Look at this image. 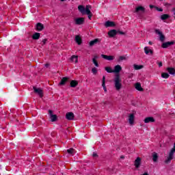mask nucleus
<instances>
[{
	"label": "nucleus",
	"mask_w": 175,
	"mask_h": 175,
	"mask_svg": "<svg viewBox=\"0 0 175 175\" xmlns=\"http://www.w3.org/2000/svg\"><path fill=\"white\" fill-rule=\"evenodd\" d=\"M121 81L122 80L121 78L120 77V75H116L113 80L114 87L116 91H120V90L122 88V83H121Z\"/></svg>",
	"instance_id": "1"
},
{
	"label": "nucleus",
	"mask_w": 175,
	"mask_h": 175,
	"mask_svg": "<svg viewBox=\"0 0 175 175\" xmlns=\"http://www.w3.org/2000/svg\"><path fill=\"white\" fill-rule=\"evenodd\" d=\"M33 89L35 94L39 95L40 98H43V90L41 88L33 86Z\"/></svg>",
	"instance_id": "2"
},
{
	"label": "nucleus",
	"mask_w": 175,
	"mask_h": 175,
	"mask_svg": "<svg viewBox=\"0 0 175 175\" xmlns=\"http://www.w3.org/2000/svg\"><path fill=\"white\" fill-rule=\"evenodd\" d=\"M85 18H77L74 20L76 25H83V24H84V21H85Z\"/></svg>",
	"instance_id": "3"
},
{
	"label": "nucleus",
	"mask_w": 175,
	"mask_h": 175,
	"mask_svg": "<svg viewBox=\"0 0 175 175\" xmlns=\"http://www.w3.org/2000/svg\"><path fill=\"white\" fill-rule=\"evenodd\" d=\"M155 33L159 35V40L161 42H165V36L162 33V31H160L159 29H155Z\"/></svg>",
	"instance_id": "4"
},
{
	"label": "nucleus",
	"mask_w": 175,
	"mask_h": 175,
	"mask_svg": "<svg viewBox=\"0 0 175 175\" xmlns=\"http://www.w3.org/2000/svg\"><path fill=\"white\" fill-rule=\"evenodd\" d=\"M49 118L51 119V121L52 122H55V121H57V115L53 114V111L51 110H49Z\"/></svg>",
	"instance_id": "5"
},
{
	"label": "nucleus",
	"mask_w": 175,
	"mask_h": 175,
	"mask_svg": "<svg viewBox=\"0 0 175 175\" xmlns=\"http://www.w3.org/2000/svg\"><path fill=\"white\" fill-rule=\"evenodd\" d=\"M66 120H68L69 121H72V120H75V113H73L72 112H68L66 114Z\"/></svg>",
	"instance_id": "6"
},
{
	"label": "nucleus",
	"mask_w": 175,
	"mask_h": 175,
	"mask_svg": "<svg viewBox=\"0 0 175 175\" xmlns=\"http://www.w3.org/2000/svg\"><path fill=\"white\" fill-rule=\"evenodd\" d=\"M129 122L130 125H133L135 123V113H130L129 116Z\"/></svg>",
	"instance_id": "7"
},
{
	"label": "nucleus",
	"mask_w": 175,
	"mask_h": 175,
	"mask_svg": "<svg viewBox=\"0 0 175 175\" xmlns=\"http://www.w3.org/2000/svg\"><path fill=\"white\" fill-rule=\"evenodd\" d=\"M141 163H142V159H140V157H137L134 161V165L137 169H139V167H140Z\"/></svg>",
	"instance_id": "8"
},
{
	"label": "nucleus",
	"mask_w": 175,
	"mask_h": 175,
	"mask_svg": "<svg viewBox=\"0 0 175 175\" xmlns=\"http://www.w3.org/2000/svg\"><path fill=\"white\" fill-rule=\"evenodd\" d=\"M172 44H174V41L167 42L163 43V44L161 45V47H163V49H167V47H170V46H172Z\"/></svg>",
	"instance_id": "9"
},
{
	"label": "nucleus",
	"mask_w": 175,
	"mask_h": 175,
	"mask_svg": "<svg viewBox=\"0 0 175 175\" xmlns=\"http://www.w3.org/2000/svg\"><path fill=\"white\" fill-rule=\"evenodd\" d=\"M36 29L38 31H43L44 29V25L40 23H38L36 26Z\"/></svg>",
	"instance_id": "10"
},
{
	"label": "nucleus",
	"mask_w": 175,
	"mask_h": 175,
	"mask_svg": "<svg viewBox=\"0 0 175 175\" xmlns=\"http://www.w3.org/2000/svg\"><path fill=\"white\" fill-rule=\"evenodd\" d=\"M102 58L104 59H107V61H113L114 59V56L113 55H101Z\"/></svg>",
	"instance_id": "11"
},
{
	"label": "nucleus",
	"mask_w": 175,
	"mask_h": 175,
	"mask_svg": "<svg viewBox=\"0 0 175 175\" xmlns=\"http://www.w3.org/2000/svg\"><path fill=\"white\" fill-rule=\"evenodd\" d=\"M117 35V30L116 29H111L108 32V36L109 38H114Z\"/></svg>",
	"instance_id": "12"
},
{
	"label": "nucleus",
	"mask_w": 175,
	"mask_h": 175,
	"mask_svg": "<svg viewBox=\"0 0 175 175\" xmlns=\"http://www.w3.org/2000/svg\"><path fill=\"white\" fill-rule=\"evenodd\" d=\"M144 51H145V54H146L147 55L148 54H150V55H152V54H154V51L151 50L148 46H146L144 48Z\"/></svg>",
	"instance_id": "13"
},
{
	"label": "nucleus",
	"mask_w": 175,
	"mask_h": 175,
	"mask_svg": "<svg viewBox=\"0 0 175 175\" xmlns=\"http://www.w3.org/2000/svg\"><path fill=\"white\" fill-rule=\"evenodd\" d=\"M135 87V90H137V91H139L141 92H143V91H144V89L142 88V84H140V83H136Z\"/></svg>",
	"instance_id": "14"
},
{
	"label": "nucleus",
	"mask_w": 175,
	"mask_h": 175,
	"mask_svg": "<svg viewBox=\"0 0 175 175\" xmlns=\"http://www.w3.org/2000/svg\"><path fill=\"white\" fill-rule=\"evenodd\" d=\"M105 25L106 28H109V27H116V23L113 21H107L105 23Z\"/></svg>",
	"instance_id": "15"
},
{
	"label": "nucleus",
	"mask_w": 175,
	"mask_h": 175,
	"mask_svg": "<svg viewBox=\"0 0 175 175\" xmlns=\"http://www.w3.org/2000/svg\"><path fill=\"white\" fill-rule=\"evenodd\" d=\"M144 122L145 124H148V122H155V119L152 117H148L144 119Z\"/></svg>",
	"instance_id": "16"
},
{
	"label": "nucleus",
	"mask_w": 175,
	"mask_h": 175,
	"mask_svg": "<svg viewBox=\"0 0 175 175\" xmlns=\"http://www.w3.org/2000/svg\"><path fill=\"white\" fill-rule=\"evenodd\" d=\"M120 70H122V67L120 65H116L114 67L113 73H120Z\"/></svg>",
	"instance_id": "17"
},
{
	"label": "nucleus",
	"mask_w": 175,
	"mask_h": 175,
	"mask_svg": "<svg viewBox=\"0 0 175 175\" xmlns=\"http://www.w3.org/2000/svg\"><path fill=\"white\" fill-rule=\"evenodd\" d=\"M70 85L72 88H75L79 85V82L76 80H72L70 81Z\"/></svg>",
	"instance_id": "18"
},
{
	"label": "nucleus",
	"mask_w": 175,
	"mask_h": 175,
	"mask_svg": "<svg viewBox=\"0 0 175 175\" xmlns=\"http://www.w3.org/2000/svg\"><path fill=\"white\" fill-rule=\"evenodd\" d=\"M40 38V33L36 32L32 36L33 40H38Z\"/></svg>",
	"instance_id": "19"
},
{
	"label": "nucleus",
	"mask_w": 175,
	"mask_h": 175,
	"mask_svg": "<svg viewBox=\"0 0 175 175\" xmlns=\"http://www.w3.org/2000/svg\"><path fill=\"white\" fill-rule=\"evenodd\" d=\"M71 62H75V64H77L79 62V56L77 55H72L70 57Z\"/></svg>",
	"instance_id": "20"
},
{
	"label": "nucleus",
	"mask_w": 175,
	"mask_h": 175,
	"mask_svg": "<svg viewBox=\"0 0 175 175\" xmlns=\"http://www.w3.org/2000/svg\"><path fill=\"white\" fill-rule=\"evenodd\" d=\"M98 58V55H94V58L92 59V62L96 68H99V64H98V61H96Z\"/></svg>",
	"instance_id": "21"
},
{
	"label": "nucleus",
	"mask_w": 175,
	"mask_h": 175,
	"mask_svg": "<svg viewBox=\"0 0 175 175\" xmlns=\"http://www.w3.org/2000/svg\"><path fill=\"white\" fill-rule=\"evenodd\" d=\"M102 86H103V88L104 90H105V92H107V89H106V77H105V76H103V83H102Z\"/></svg>",
	"instance_id": "22"
},
{
	"label": "nucleus",
	"mask_w": 175,
	"mask_h": 175,
	"mask_svg": "<svg viewBox=\"0 0 175 175\" xmlns=\"http://www.w3.org/2000/svg\"><path fill=\"white\" fill-rule=\"evenodd\" d=\"M144 10H146V9L144 8V7H143V6H139V7H137V8H135V13H137V12H142L143 13H144Z\"/></svg>",
	"instance_id": "23"
},
{
	"label": "nucleus",
	"mask_w": 175,
	"mask_h": 175,
	"mask_svg": "<svg viewBox=\"0 0 175 175\" xmlns=\"http://www.w3.org/2000/svg\"><path fill=\"white\" fill-rule=\"evenodd\" d=\"M78 10L82 14H85V8L83 5H79L78 6Z\"/></svg>",
	"instance_id": "24"
},
{
	"label": "nucleus",
	"mask_w": 175,
	"mask_h": 175,
	"mask_svg": "<svg viewBox=\"0 0 175 175\" xmlns=\"http://www.w3.org/2000/svg\"><path fill=\"white\" fill-rule=\"evenodd\" d=\"M68 80H69V78H68V77H63L62 79L61 80L60 83H59V85H65V83Z\"/></svg>",
	"instance_id": "25"
},
{
	"label": "nucleus",
	"mask_w": 175,
	"mask_h": 175,
	"mask_svg": "<svg viewBox=\"0 0 175 175\" xmlns=\"http://www.w3.org/2000/svg\"><path fill=\"white\" fill-rule=\"evenodd\" d=\"M68 154H70V155H75V153L76 152V150H75L73 148H70V149L67 150Z\"/></svg>",
	"instance_id": "26"
},
{
	"label": "nucleus",
	"mask_w": 175,
	"mask_h": 175,
	"mask_svg": "<svg viewBox=\"0 0 175 175\" xmlns=\"http://www.w3.org/2000/svg\"><path fill=\"white\" fill-rule=\"evenodd\" d=\"M99 42V39L98 38H96L92 41L90 42V46H94V44H96V43H98Z\"/></svg>",
	"instance_id": "27"
},
{
	"label": "nucleus",
	"mask_w": 175,
	"mask_h": 175,
	"mask_svg": "<svg viewBox=\"0 0 175 175\" xmlns=\"http://www.w3.org/2000/svg\"><path fill=\"white\" fill-rule=\"evenodd\" d=\"M91 5H86V8H85V14H90L91 10Z\"/></svg>",
	"instance_id": "28"
},
{
	"label": "nucleus",
	"mask_w": 175,
	"mask_h": 175,
	"mask_svg": "<svg viewBox=\"0 0 175 175\" xmlns=\"http://www.w3.org/2000/svg\"><path fill=\"white\" fill-rule=\"evenodd\" d=\"M75 42L79 45L81 44V37H80V36H75Z\"/></svg>",
	"instance_id": "29"
},
{
	"label": "nucleus",
	"mask_w": 175,
	"mask_h": 175,
	"mask_svg": "<svg viewBox=\"0 0 175 175\" xmlns=\"http://www.w3.org/2000/svg\"><path fill=\"white\" fill-rule=\"evenodd\" d=\"M105 70H106L107 73H114L113 68H111V67L109 66L105 67Z\"/></svg>",
	"instance_id": "30"
},
{
	"label": "nucleus",
	"mask_w": 175,
	"mask_h": 175,
	"mask_svg": "<svg viewBox=\"0 0 175 175\" xmlns=\"http://www.w3.org/2000/svg\"><path fill=\"white\" fill-rule=\"evenodd\" d=\"M167 70L170 73V75H175V68H167Z\"/></svg>",
	"instance_id": "31"
},
{
	"label": "nucleus",
	"mask_w": 175,
	"mask_h": 175,
	"mask_svg": "<svg viewBox=\"0 0 175 175\" xmlns=\"http://www.w3.org/2000/svg\"><path fill=\"white\" fill-rule=\"evenodd\" d=\"M152 161H153V162H157V161H158V154H157V152L153 153Z\"/></svg>",
	"instance_id": "32"
},
{
	"label": "nucleus",
	"mask_w": 175,
	"mask_h": 175,
	"mask_svg": "<svg viewBox=\"0 0 175 175\" xmlns=\"http://www.w3.org/2000/svg\"><path fill=\"white\" fill-rule=\"evenodd\" d=\"M134 68L135 70H139L140 69H143V66L142 65H137V64H134Z\"/></svg>",
	"instance_id": "33"
},
{
	"label": "nucleus",
	"mask_w": 175,
	"mask_h": 175,
	"mask_svg": "<svg viewBox=\"0 0 175 175\" xmlns=\"http://www.w3.org/2000/svg\"><path fill=\"white\" fill-rule=\"evenodd\" d=\"M167 18H169V14H165L161 16V20H167Z\"/></svg>",
	"instance_id": "34"
},
{
	"label": "nucleus",
	"mask_w": 175,
	"mask_h": 175,
	"mask_svg": "<svg viewBox=\"0 0 175 175\" xmlns=\"http://www.w3.org/2000/svg\"><path fill=\"white\" fill-rule=\"evenodd\" d=\"M170 75L167 74V72H163L161 74V77H163V79H169Z\"/></svg>",
	"instance_id": "35"
},
{
	"label": "nucleus",
	"mask_w": 175,
	"mask_h": 175,
	"mask_svg": "<svg viewBox=\"0 0 175 175\" xmlns=\"http://www.w3.org/2000/svg\"><path fill=\"white\" fill-rule=\"evenodd\" d=\"M92 73H93V75H96L98 73V69L94 67L92 68Z\"/></svg>",
	"instance_id": "36"
},
{
	"label": "nucleus",
	"mask_w": 175,
	"mask_h": 175,
	"mask_svg": "<svg viewBox=\"0 0 175 175\" xmlns=\"http://www.w3.org/2000/svg\"><path fill=\"white\" fill-rule=\"evenodd\" d=\"M42 46H44V44H46V43H47V39L45 38V39L42 40Z\"/></svg>",
	"instance_id": "37"
},
{
	"label": "nucleus",
	"mask_w": 175,
	"mask_h": 175,
	"mask_svg": "<svg viewBox=\"0 0 175 175\" xmlns=\"http://www.w3.org/2000/svg\"><path fill=\"white\" fill-rule=\"evenodd\" d=\"M126 58L124 56H120L119 57V61H124V59H126Z\"/></svg>",
	"instance_id": "38"
},
{
	"label": "nucleus",
	"mask_w": 175,
	"mask_h": 175,
	"mask_svg": "<svg viewBox=\"0 0 175 175\" xmlns=\"http://www.w3.org/2000/svg\"><path fill=\"white\" fill-rule=\"evenodd\" d=\"M117 33H119L120 35H124V34H125L124 32L121 31H120V30H118V31H117Z\"/></svg>",
	"instance_id": "39"
},
{
	"label": "nucleus",
	"mask_w": 175,
	"mask_h": 175,
	"mask_svg": "<svg viewBox=\"0 0 175 175\" xmlns=\"http://www.w3.org/2000/svg\"><path fill=\"white\" fill-rule=\"evenodd\" d=\"M88 17L90 20H91V17H92V12H90V14H88Z\"/></svg>",
	"instance_id": "40"
},
{
	"label": "nucleus",
	"mask_w": 175,
	"mask_h": 175,
	"mask_svg": "<svg viewBox=\"0 0 175 175\" xmlns=\"http://www.w3.org/2000/svg\"><path fill=\"white\" fill-rule=\"evenodd\" d=\"M156 9H157V10H158V12H163V9H162V8H159L158 7H156Z\"/></svg>",
	"instance_id": "41"
},
{
	"label": "nucleus",
	"mask_w": 175,
	"mask_h": 175,
	"mask_svg": "<svg viewBox=\"0 0 175 175\" xmlns=\"http://www.w3.org/2000/svg\"><path fill=\"white\" fill-rule=\"evenodd\" d=\"M93 158H98V154H96V152H94L92 154Z\"/></svg>",
	"instance_id": "42"
},
{
	"label": "nucleus",
	"mask_w": 175,
	"mask_h": 175,
	"mask_svg": "<svg viewBox=\"0 0 175 175\" xmlns=\"http://www.w3.org/2000/svg\"><path fill=\"white\" fill-rule=\"evenodd\" d=\"M172 12H173V14H174V18L175 19V8L172 9Z\"/></svg>",
	"instance_id": "43"
},
{
	"label": "nucleus",
	"mask_w": 175,
	"mask_h": 175,
	"mask_svg": "<svg viewBox=\"0 0 175 175\" xmlns=\"http://www.w3.org/2000/svg\"><path fill=\"white\" fill-rule=\"evenodd\" d=\"M158 65H159V68H161L162 66V62H159Z\"/></svg>",
	"instance_id": "44"
},
{
	"label": "nucleus",
	"mask_w": 175,
	"mask_h": 175,
	"mask_svg": "<svg viewBox=\"0 0 175 175\" xmlns=\"http://www.w3.org/2000/svg\"><path fill=\"white\" fill-rule=\"evenodd\" d=\"M120 159H125V157L124 155L120 156Z\"/></svg>",
	"instance_id": "45"
},
{
	"label": "nucleus",
	"mask_w": 175,
	"mask_h": 175,
	"mask_svg": "<svg viewBox=\"0 0 175 175\" xmlns=\"http://www.w3.org/2000/svg\"><path fill=\"white\" fill-rule=\"evenodd\" d=\"M45 66H46V68H49L50 66V64H46Z\"/></svg>",
	"instance_id": "46"
},
{
	"label": "nucleus",
	"mask_w": 175,
	"mask_h": 175,
	"mask_svg": "<svg viewBox=\"0 0 175 175\" xmlns=\"http://www.w3.org/2000/svg\"><path fill=\"white\" fill-rule=\"evenodd\" d=\"M150 9H153V8H155V6H154L152 5H150Z\"/></svg>",
	"instance_id": "47"
},
{
	"label": "nucleus",
	"mask_w": 175,
	"mask_h": 175,
	"mask_svg": "<svg viewBox=\"0 0 175 175\" xmlns=\"http://www.w3.org/2000/svg\"><path fill=\"white\" fill-rule=\"evenodd\" d=\"M171 116H172V117H174V113H171Z\"/></svg>",
	"instance_id": "48"
},
{
	"label": "nucleus",
	"mask_w": 175,
	"mask_h": 175,
	"mask_svg": "<svg viewBox=\"0 0 175 175\" xmlns=\"http://www.w3.org/2000/svg\"><path fill=\"white\" fill-rule=\"evenodd\" d=\"M143 175H148L147 172H145Z\"/></svg>",
	"instance_id": "49"
},
{
	"label": "nucleus",
	"mask_w": 175,
	"mask_h": 175,
	"mask_svg": "<svg viewBox=\"0 0 175 175\" xmlns=\"http://www.w3.org/2000/svg\"><path fill=\"white\" fill-rule=\"evenodd\" d=\"M149 44H152V42H151V41H150Z\"/></svg>",
	"instance_id": "50"
},
{
	"label": "nucleus",
	"mask_w": 175,
	"mask_h": 175,
	"mask_svg": "<svg viewBox=\"0 0 175 175\" xmlns=\"http://www.w3.org/2000/svg\"><path fill=\"white\" fill-rule=\"evenodd\" d=\"M131 76H133V74H131V76L129 77H131Z\"/></svg>",
	"instance_id": "51"
},
{
	"label": "nucleus",
	"mask_w": 175,
	"mask_h": 175,
	"mask_svg": "<svg viewBox=\"0 0 175 175\" xmlns=\"http://www.w3.org/2000/svg\"><path fill=\"white\" fill-rule=\"evenodd\" d=\"M62 1V2H64L65 0H61Z\"/></svg>",
	"instance_id": "52"
},
{
	"label": "nucleus",
	"mask_w": 175,
	"mask_h": 175,
	"mask_svg": "<svg viewBox=\"0 0 175 175\" xmlns=\"http://www.w3.org/2000/svg\"><path fill=\"white\" fill-rule=\"evenodd\" d=\"M165 5H169V3H166Z\"/></svg>",
	"instance_id": "53"
}]
</instances>
